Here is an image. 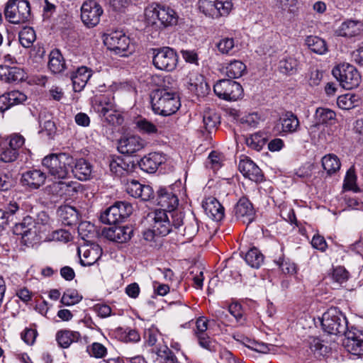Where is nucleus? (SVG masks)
Segmentation results:
<instances>
[{
	"label": "nucleus",
	"instance_id": "8fccbe9b",
	"mask_svg": "<svg viewBox=\"0 0 363 363\" xmlns=\"http://www.w3.org/2000/svg\"><path fill=\"white\" fill-rule=\"evenodd\" d=\"M152 352H155V354L163 360V363H179L177 357L167 346L152 349Z\"/></svg>",
	"mask_w": 363,
	"mask_h": 363
},
{
	"label": "nucleus",
	"instance_id": "2f4dec72",
	"mask_svg": "<svg viewBox=\"0 0 363 363\" xmlns=\"http://www.w3.org/2000/svg\"><path fill=\"white\" fill-rule=\"evenodd\" d=\"M72 172L79 180L86 181L90 179L92 166L86 160L81 158L76 161Z\"/></svg>",
	"mask_w": 363,
	"mask_h": 363
},
{
	"label": "nucleus",
	"instance_id": "f03ea898",
	"mask_svg": "<svg viewBox=\"0 0 363 363\" xmlns=\"http://www.w3.org/2000/svg\"><path fill=\"white\" fill-rule=\"evenodd\" d=\"M72 158L65 153L51 154L42 160L43 166L55 179H65L67 177Z\"/></svg>",
	"mask_w": 363,
	"mask_h": 363
},
{
	"label": "nucleus",
	"instance_id": "c03bdc74",
	"mask_svg": "<svg viewBox=\"0 0 363 363\" xmlns=\"http://www.w3.org/2000/svg\"><path fill=\"white\" fill-rule=\"evenodd\" d=\"M116 203L107 208L100 216L102 223L112 225L121 222Z\"/></svg>",
	"mask_w": 363,
	"mask_h": 363
},
{
	"label": "nucleus",
	"instance_id": "aec40b11",
	"mask_svg": "<svg viewBox=\"0 0 363 363\" xmlns=\"http://www.w3.org/2000/svg\"><path fill=\"white\" fill-rule=\"evenodd\" d=\"M165 161L164 156L160 152H150L138 162L140 168L147 173H155Z\"/></svg>",
	"mask_w": 363,
	"mask_h": 363
},
{
	"label": "nucleus",
	"instance_id": "864d4df0",
	"mask_svg": "<svg viewBox=\"0 0 363 363\" xmlns=\"http://www.w3.org/2000/svg\"><path fill=\"white\" fill-rule=\"evenodd\" d=\"M343 188L346 190L359 192V188L357 185V176L353 169H350L346 174L344 179Z\"/></svg>",
	"mask_w": 363,
	"mask_h": 363
},
{
	"label": "nucleus",
	"instance_id": "603ef678",
	"mask_svg": "<svg viewBox=\"0 0 363 363\" xmlns=\"http://www.w3.org/2000/svg\"><path fill=\"white\" fill-rule=\"evenodd\" d=\"M308 345L311 352L316 356H323L327 352L328 347L318 337H309Z\"/></svg>",
	"mask_w": 363,
	"mask_h": 363
},
{
	"label": "nucleus",
	"instance_id": "58836bf2",
	"mask_svg": "<svg viewBox=\"0 0 363 363\" xmlns=\"http://www.w3.org/2000/svg\"><path fill=\"white\" fill-rule=\"evenodd\" d=\"M298 67V61L296 58L293 57H286L281 60L279 64L280 71L287 74H294L296 73Z\"/></svg>",
	"mask_w": 363,
	"mask_h": 363
},
{
	"label": "nucleus",
	"instance_id": "5fc2aeb1",
	"mask_svg": "<svg viewBox=\"0 0 363 363\" xmlns=\"http://www.w3.org/2000/svg\"><path fill=\"white\" fill-rule=\"evenodd\" d=\"M265 139L262 135L255 133L246 138L247 145L252 150L260 151L265 145Z\"/></svg>",
	"mask_w": 363,
	"mask_h": 363
},
{
	"label": "nucleus",
	"instance_id": "ddd939ff",
	"mask_svg": "<svg viewBox=\"0 0 363 363\" xmlns=\"http://www.w3.org/2000/svg\"><path fill=\"white\" fill-rule=\"evenodd\" d=\"M274 128L282 135L294 133L300 128L299 120L292 112H286L279 118Z\"/></svg>",
	"mask_w": 363,
	"mask_h": 363
},
{
	"label": "nucleus",
	"instance_id": "37998d69",
	"mask_svg": "<svg viewBox=\"0 0 363 363\" xmlns=\"http://www.w3.org/2000/svg\"><path fill=\"white\" fill-rule=\"evenodd\" d=\"M20 23H26L32 20L28 0H18L16 2Z\"/></svg>",
	"mask_w": 363,
	"mask_h": 363
},
{
	"label": "nucleus",
	"instance_id": "20e7f679",
	"mask_svg": "<svg viewBox=\"0 0 363 363\" xmlns=\"http://www.w3.org/2000/svg\"><path fill=\"white\" fill-rule=\"evenodd\" d=\"M332 74L339 82L340 85L345 89L356 88L361 82V77L357 69L348 63L337 65L333 69Z\"/></svg>",
	"mask_w": 363,
	"mask_h": 363
},
{
	"label": "nucleus",
	"instance_id": "a878e982",
	"mask_svg": "<svg viewBox=\"0 0 363 363\" xmlns=\"http://www.w3.org/2000/svg\"><path fill=\"white\" fill-rule=\"evenodd\" d=\"M110 170L118 177L127 175L134 171L135 164L121 157L113 159L110 162Z\"/></svg>",
	"mask_w": 363,
	"mask_h": 363
},
{
	"label": "nucleus",
	"instance_id": "7c9ffc66",
	"mask_svg": "<svg viewBox=\"0 0 363 363\" xmlns=\"http://www.w3.org/2000/svg\"><path fill=\"white\" fill-rule=\"evenodd\" d=\"M57 215L65 225H72L77 223L78 220V212L75 208L65 205L61 206L57 209Z\"/></svg>",
	"mask_w": 363,
	"mask_h": 363
},
{
	"label": "nucleus",
	"instance_id": "5701e85b",
	"mask_svg": "<svg viewBox=\"0 0 363 363\" xmlns=\"http://www.w3.org/2000/svg\"><path fill=\"white\" fill-rule=\"evenodd\" d=\"M80 255V263L83 266H91L94 264L101 256L102 250L98 245L92 246H84L78 249Z\"/></svg>",
	"mask_w": 363,
	"mask_h": 363
},
{
	"label": "nucleus",
	"instance_id": "de8ad7c7",
	"mask_svg": "<svg viewBox=\"0 0 363 363\" xmlns=\"http://www.w3.org/2000/svg\"><path fill=\"white\" fill-rule=\"evenodd\" d=\"M18 156V152L9 146L6 140L1 144L0 161L4 162H12L17 159Z\"/></svg>",
	"mask_w": 363,
	"mask_h": 363
},
{
	"label": "nucleus",
	"instance_id": "6e6552de",
	"mask_svg": "<svg viewBox=\"0 0 363 363\" xmlns=\"http://www.w3.org/2000/svg\"><path fill=\"white\" fill-rule=\"evenodd\" d=\"M152 62L157 69L171 72L177 65L178 55L173 49L164 47L154 50Z\"/></svg>",
	"mask_w": 363,
	"mask_h": 363
},
{
	"label": "nucleus",
	"instance_id": "c756f323",
	"mask_svg": "<svg viewBox=\"0 0 363 363\" xmlns=\"http://www.w3.org/2000/svg\"><path fill=\"white\" fill-rule=\"evenodd\" d=\"M157 203L161 207L168 209L170 212L177 207L179 199L172 191L161 189L158 191Z\"/></svg>",
	"mask_w": 363,
	"mask_h": 363
},
{
	"label": "nucleus",
	"instance_id": "423d86ee",
	"mask_svg": "<svg viewBox=\"0 0 363 363\" xmlns=\"http://www.w3.org/2000/svg\"><path fill=\"white\" fill-rule=\"evenodd\" d=\"M231 0H199V10L206 16L218 18L227 16L233 9Z\"/></svg>",
	"mask_w": 363,
	"mask_h": 363
},
{
	"label": "nucleus",
	"instance_id": "9d476101",
	"mask_svg": "<svg viewBox=\"0 0 363 363\" xmlns=\"http://www.w3.org/2000/svg\"><path fill=\"white\" fill-rule=\"evenodd\" d=\"M343 334L345 336L343 345L347 351L353 355L363 356V330L352 328Z\"/></svg>",
	"mask_w": 363,
	"mask_h": 363
},
{
	"label": "nucleus",
	"instance_id": "c85d7f7f",
	"mask_svg": "<svg viewBox=\"0 0 363 363\" xmlns=\"http://www.w3.org/2000/svg\"><path fill=\"white\" fill-rule=\"evenodd\" d=\"M50 218L48 215L41 211L37 216L35 219H33V235L38 241L43 238V235L50 230Z\"/></svg>",
	"mask_w": 363,
	"mask_h": 363
},
{
	"label": "nucleus",
	"instance_id": "6e6d98bb",
	"mask_svg": "<svg viewBox=\"0 0 363 363\" xmlns=\"http://www.w3.org/2000/svg\"><path fill=\"white\" fill-rule=\"evenodd\" d=\"M218 51L223 55H233V50L235 48V41L232 38H224L217 43Z\"/></svg>",
	"mask_w": 363,
	"mask_h": 363
},
{
	"label": "nucleus",
	"instance_id": "4be33fe9",
	"mask_svg": "<svg viewBox=\"0 0 363 363\" xmlns=\"http://www.w3.org/2000/svg\"><path fill=\"white\" fill-rule=\"evenodd\" d=\"M202 206L206 214L212 220H221L224 217V208L214 197H208L203 202Z\"/></svg>",
	"mask_w": 363,
	"mask_h": 363
},
{
	"label": "nucleus",
	"instance_id": "1a4fd4ad",
	"mask_svg": "<svg viewBox=\"0 0 363 363\" xmlns=\"http://www.w3.org/2000/svg\"><path fill=\"white\" fill-rule=\"evenodd\" d=\"M104 43L108 48L121 56L126 55L130 45V39L123 31L116 30L105 35Z\"/></svg>",
	"mask_w": 363,
	"mask_h": 363
},
{
	"label": "nucleus",
	"instance_id": "6ab92c4d",
	"mask_svg": "<svg viewBox=\"0 0 363 363\" xmlns=\"http://www.w3.org/2000/svg\"><path fill=\"white\" fill-rule=\"evenodd\" d=\"M126 191L134 198L142 201H149L153 197V190L149 185L142 184L136 180L128 182L126 184Z\"/></svg>",
	"mask_w": 363,
	"mask_h": 363
},
{
	"label": "nucleus",
	"instance_id": "7ed1b4c3",
	"mask_svg": "<svg viewBox=\"0 0 363 363\" xmlns=\"http://www.w3.org/2000/svg\"><path fill=\"white\" fill-rule=\"evenodd\" d=\"M320 323L323 330L328 334H343L347 330L346 317L335 307L330 308L323 314Z\"/></svg>",
	"mask_w": 363,
	"mask_h": 363
},
{
	"label": "nucleus",
	"instance_id": "680f3d73",
	"mask_svg": "<svg viewBox=\"0 0 363 363\" xmlns=\"http://www.w3.org/2000/svg\"><path fill=\"white\" fill-rule=\"evenodd\" d=\"M281 9L291 15H296L299 9L298 0H279Z\"/></svg>",
	"mask_w": 363,
	"mask_h": 363
},
{
	"label": "nucleus",
	"instance_id": "a18cd8bd",
	"mask_svg": "<svg viewBox=\"0 0 363 363\" xmlns=\"http://www.w3.org/2000/svg\"><path fill=\"white\" fill-rule=\"evenodd\" d=\"M358 96L353 94H346L340 96L337 99L338 107L343 110H349L357 106Z\"/></svg>",
	"mask_w": 363,
	"mask_h": 363
},
{
	"label": "nucleus",
	"instance_id": "4d7b16f0",
	"mask_svg": "<svg viewBox=\"0 0 363 363\" xmlns=\"http://www.w3.org/2000/svg\"><path fill=\"white\" fill-rule=\"evenodd\" d=\"M260 119L259 114L253 112L242 116L239 121L244 127L255 128L259 124Z\"/></svg>",
	"mask_w": 363,
	"mask_h": 363
},
{
	"label": "nucleus",
	"instance_id": "f257e3e1",
	"mask_svg": "<svg viewBox=\"0 0 363 363\" xmlns=\"http://www.w3.org/2000/svg\"><path fill=\"white\" fill-rule=\"evenodd\" d=\"M153 111L162 116H170L177 111L181 104L176 91L169 89H157L151 96Z\"/></svg>",
	"mask_w": 363,
	"mask_h": 363
},
{
	"label": "nucleus",
	"instance_id": "49530a36",
	"mask_svg": "<svg viewBox=\"0 0 363 363\" xmlns=\"http://www.w3.org/2000/svg\"><path fill=\"white\" fill-rule=\"evenodd\" d=\"M218 115L213 110H206L203 114V123L205 129L210 131L220 123Z\"/></svg>",
	"mask_w": 363,
	"mask_h": 363
},
{
	"label": "nucleus",
	"instance_id": "2eb2a0df",
	"mask_svg": "<svg viewBox=\"0 0 363 363\" xmlns=\"http://www.w3.org/2000/svg\"><path fill=\"white\" fill-rule=\"evenodd\" d=\"M238 169L245 178L252 182L258 183L263 180L264 175L262 170L248 157H245L240 160Z\"/></svg>",
	"mask_w": 363,
	"mask_h": 363
},
{
	"label": "nucleus",
	"instance_id": "e2e57ef3",
	"mask_svg": "<svg viewBox=\"0 0 363 363\" xmlns=\"http://www.w3.org/2000/svg\"><path fill=\"white\" fill-rule=\"evenodd\" d=\"M6 140L7 141L8 145L18 152L19 149L22 147L25 143V138L18 133L11 135Z\"/></svg>",
	"mask_w": 363,
	"mask_h": 363
},
{
	"label": "nucleus",
	"instance_id": "4c0bfd02",
	"mask_svg": "<svg viewBox=\"0 0 363 363\" xmlns=\"http://www.w3.org/2000/svg\"><path fill=\"white\" fill-rule=\"evenodd\" d=\"M225 69L228 77L235 79L243 75L246 66L242 62L234 60L225 66Z\"/></svg>",
	"mask_w": 363,
	"mask_h": 363
},
{
	"label": "nucleus",
	"instance_id": "72a5a7b5",
	"mask_svg": "<svg viewBox=\"0 0 363 363\" xmlns=\"http://www.w3.org/2000/svg\"><path fill=\"white\" fill-rule=\"evenodd\" d=\"M335 28V33L337 36L351 38L358 35L363 31V24H338Z\"/></svg>",
	"mask_w": 363,
	"mask_h": 363
},
{
	"label": "nucleus",
	"instance_id": "774afa93",
	"mask_svg": "<svg viewBox=\"0 0 363 363\" xmlns=\"http://www.w3.org/2000/svg\"><path fill=\"white\" fill-rule=\"evenodd\" d=\"M88 352L91 357L95 358H102L106 356L107 353L106 348L101 343L94 342Z\"/></svg>",
	"mask_w": 363,
	"mask_h": 363
},
{
	"label": "nucleus",
	"instance_id": "338daca9",
	"mask_svg": "<svg viewBox=\"0 0 363 363\" xmlns=\"http://www.w3.org/2000/svg\"><path fill=\"white\" fill-rule=\"evenodd\" d=\"M116 206L118 210V218H121V221L132 213L133 207L128 202L118 201L116 203Z\"/></svg>",
	"mask_w": 363,
	"mask_h": 363
},
{
	"label": "nucleus",
	"instance_id": "473e14b6",
	"mask_svg": "<svg viewBox=\"0 0 363 363\" xmlns=\"http://www.w3.org/2000/svg\"><path fill=\"white\" fill-rule=\"evenodd\" d=\"M48 68L54 74H60L65 69V60L59 50H53L49 55Z\"/></svg>",
	"mask_w": 363,
	"mask_h": 363
},
{
	"label": "nucleus",
	"instance_id": "393cba45",
	"mask_svg": "<svg viewBox=\"0 0 363 363\" xmlns=\"http://www.w3.org/2000/svg\"><path fill=\"white\" fill-rule=\"evenodd\" d=\"M33 218L30 216L25 217L21 223H16L13 228L14 234L21 235L23 238H28L30 242H36L33 235Z\"/></svg>",
	"mask_w": 363,
	"mask_h": 363
},
{
	"label": "nucleus",
	"instance_id": "a211bd4d",
	"mask_svg": "<svg viewBox=\"0 0 363 363\" xmlns=\"http://www.w3.org/2000/svg\"><path fill=\"white\" fill-rule=\"evenodd\" d=\"M46 174L40 169H33L22 174L21 183L31 189H38L43 186L46 180Z\"/></svg>",
	"mask_w": 363,
	"mask_h": 363
},
{
	"label": "nucleus",
	"instance_id": "bf43d9fd",
	"mask_svg": "<svg viewBox=\"0 0 363 363\" xmlns=\"http://www.w3.org/2000/svg\"><path fill=\"white\" fill-rule=\"evenodd\" d=\"M75 335L70 331H59L57 333L56 339L58 344L63 348L68 347L73 342Z\"/></svg>",
	"mask_w": 363,
	"mask_h": 363
},
{
	"label": "nucleus",
	"instance_id": "3c124183",
	"mask_svg": "<svg viewBox=\"0 0 363 363\" xmlns=\"http://www.w3.org/2000/svg\"><path fill=\"white\" fill-rule=\"evenodd\" d=\"M82 298V296L79 295L77 290L68 289L64 292L61 302L66 306H72L78 303Z\"/></svg>",
	"mask_w": 363,
	"mask_h": 363
},
{
	"label": "nucleus",
	"instance_id": "f704fd0d",
	"mask_svg": "<svg viewBox=\"0 0 363 363\" xmlns=\"http://www.w3.org/2000/svg\"><path fill=\"white\" fill-rule=\"evenodd\" d=\"M96 108L101 116H106L110 112H114L116 106L113 96L109 94L101 96L97 101Z\"/></svg>",
	"mask_w": 363,
	"mask_h": 363
},
{
	"label": "nucleus",
	"instance_id": "ea45409f",
	"mask_svg": "<svg viewBox=\"0 0 363 363\" xmlns=\"http://www.w3.org/2000/svg\"><path fill=\"white\" fill-rule=\"evenodd\" d=\"M19 42L24 48H30L36 39V35L34 29L30 26H25L19 32Z\"/></svg>",
	"mask_w": 363,
	"mask_h": 363
},
{
	"label": "nucleus",
	"instance_id": "f8f14e48",
	"mask_svg": "<svg viewBox=\"0 0 363 363\" xmlns=\"http://www.w3.org/2000/svg\"><path fill=\"white\" fill-rule=\"evenodd\" d=\"M145 142L138 135L122 136L118 143V150L122 154L133 155L145 147Z\"/></svg>",
	"mask_w": 363,
	"mask_h": 363
},
{
	"label": "nucleus",
	"instance_id": "052dcab7",
	"mask_svg": "<svg viewBox=\"0 0 363 363\" xmlns=\"http://www.w3.org/2000/svg\"><path fill=\"white\" fill-rule=\"evenodd\" d=\"M18 0H9L4 9V16L9 23H20V20L12 21L16 16V2Z\"/></svg>",
	"mask_w": 363,
	"mask_h": 363
},
{
	"label": "nucleus",
	"instance_id": "dca6fc26",
	"mask_svg": "<svg viewBox=\"0 0 363 363\" xmlns=\"http://www.w3.org/2000/svg\"><path fill=\"white\" fill-rule=\"evenodd\" d=\"M102 13L101 6L95 0L85 1L81 8L82 23H99Z\"/></svg>",
	"mask_w": 363,
	"mask_h": 363
},
{
	"label": "nucleus",
	"instance_id": "9b49d317",
	"mask_svg": "<svg viewBox=\"0 0 363 363\" xmlns=\"http://www.w3.org/2000/svg\"><path fill=\"white\" fill-rule=\"evenodd\" d=\"M148 218L152 221L151 228L159 236H166L172 231L171 220L166 211L156 210L148 214Z\"/></svg>",
	"mask_w": 363,
	"mask_h": 363
},
{
	"label": "nucleus",
	"instance_id": "f3484780",
	"mask_svg": "<svg viewBox=\"0 0 363 363\" xmlns=\"http://www.w3.org/2000/svg\"><path fill=\"white\" fill-rule=\"evenodd\" d=\"M255 211L252 203L246 197L240 199L235 207V216L236 218L243 223H250L255 218Z\"/></svg>",
	"mask_w": 363,
	"mask_h": 363
},
{
	"label": "nucleus",
	"instance_id": "c9c22d12",
	"mask_svg": "<svg viewBox=\"0 0 363 363\" xmlns=\"http://www.w3.org/2000/svg\"><path fill=\"white\" fill-rule=\"evenodd\" d=\"M315 118L318 124L332 125L336 118L335 113L327 108H318L315 111Z\"/></svg>",
	"mask_w": 363,
	"mask_h": 363
},
{
	"label": "nucleus",
	"instance_id": "4468645a",
	"mask_svg": "<svg viewBox=\"0 0 363 363\" xmlns=\"http://www.w3.org/2000/svg\"><path fill=\"white\" fill-rule=\"evenodd\" d=\"M133 233V229L129 226H111L104 228L102 230V235L106 239L123 243L129 240Z\"/></svg>",
	"mask_w": 363,
	"mask_h": 363
},
{
	"label": "nucleus",
	"instance_id": "bb28decb",
	"mask_svg": "<svg viewBox=\"0 0 363 363\" xmlns=\"http://www.w3.org/2000/svg\"><path fill=\"white\" fill-rule=\"evenodd\" d=\"M25 77L24 71L17 67L0 65V79L11 83L23 80Z\"/></svg>",
	"mask_w": 363,
	"mask_h": 363
},
{
	"label": "nucleus",
	"instance_id": "09e8293b",
	"mask_svg": "<svg viewBox=\"0 0 363 363\" xmlns=\"http://www.w3.org/2000/svg\"><path fill=\"white\" fill-rule=\"evenodd\" d=\"M136 127L142 134L156 135L158 133L157 127L146 118H140L136 123Z\"/></svg>",
	"mask_w": 363,
	"mask_h": 363
},
{
	"label": "nucleus",
	"instance_id": "39448f33",
	"mask_svg": "<svg viewBox=\"0 0 363 363\" xmlns=\"http://www.w3.org/2000/svg\"><path fill=\"white\" fill-rule=\"evenodd\" d=\"M144 16L146 23H157V21L160 23H177L179 19L174 10L157 4H152L146 7Z\"/></svg>",
	"mask_w": 363,
	"mask_h": 363
},
{
	"label": "nucleus",
	"instance_id": "13d9d810",
	"mask_svg": "<svg viewBox=\"0 0 363 363\" xmlns=\"http://www.w3.org/2000/svg\"><path fill=\"white\" fill-rule=\"evenodd\" d=\"M349 277L348 272L343 267H336L331 274V279L335 283L342 285L346 282Z\"/></svg>",
	"mask_w": 363,
	"mask_h": 363
},
{
	"label": "nucleus",
	"instance_id": "e433bc0d",
	"mask_svg": "<svg viewBox=\"0 0 363 363\" xmlns=\"http://www.w3.org/2000/svg\"><path fill=\"white\" fill-rule=\"evenodd\" d=\"M306 44L312 52L318 55H323L328 50L325 40L318 36H308Z\"/></svg>",
	"mask_w": 363,
	"mask_h": 363
},
{
	"label": "nucleus",
	"instance_id": "412c9836",
	"mask_svg": "<svg viewBox=\"0 0 363 363\" xmlns=\"http://www.w3.org/2000/svg\"><path fill=\"white\" fill-rule=\"evenodd\" d=\"M186 86L189 91L198 96H205L208 91V86L203 77L197 73L190 74L187 77Z\"/></svg>",
	"mask_w": 363,
	"mask_h": 363
},
{
	"label": "nucleus",
	"instance_id": "79ce46f5",
	"mask_svg": "<svg viewBox=\"0 0 363 363\" xmlns=\"http://www.w3.org/2000/svg\"><path fill=\"white\" fill-rule=\"evenodd\" d=\"M340 165L338 157L333 154L327 155L322 158V166L329 174H333L339 170Z\"/></svg>",
	"mask_w": 363,
	"mask_h": 363
},
{
	"label": "nucleus",
	"instance_id": "cd10ccee",
	"mask_svg": "<svg viewBox=\"0 0 363 363\" xmlns=\"http://www.w3.org/2000/svg\"><path fill=\"white\" fill-rule=\"evenodd\" d=\"M79 184L75 182H54L50 185L49 188L52 194L58 196H72L74 193L77 191Z\"/></svg>",
	"mask_w": 363,
	"mask_h": 363
},
{
	"label": "nucleus",
	"instance_id": "a19ab883",
	"mask_svg": "<svg viewBox=\"0 0 363 363\" xmlns=\"http://www.w3.org/2000/svg\"><path fill=\"white\" fill-rule=\"evenodd\" d=\"M246 263L253 268H259L264 262V256L256 247L247 251L245 256Z\"/></svg>",
	"mask_w": 363,
	"mask_h": 363
},
{
	"label": "nucleus",
	"instance_id": "0eeeda50",
	"mask_svg": "<svg viewBox=\"0 0 363 363\" xmlns=\"http://www.w3.org/2000/svg\"><path fill=\"white\" fill-rule=\"evenodd\" d=\"M216 95L225 101H236L242 95L241 85L230 79H221L213 86Z\"/></svg>",
	"mask_w": 363,
	"mask_h": 363
},
{
	"label": "nucleus",
	"instance_id": "b1692460",
	"mask_svg": "<svg viewBox=\"0 0 363 363\" xmlns=\"http://www.w3.org/2000/svg\"><path fill=\"white\" fill-rule=\"evenodd\" d=\"M92 75V70L82 66L71 74L73 89L75 92L81 91Z\"/></svg>",
	"mask_w": 363,
	"mask_h": 363
},
{
	"label": "nucleus",
	"instance_id": "69168bd1",
	"mask_svg": "<svg viewBox=\"0 0 363 363\" xmlns=\"http://www.w3.org/2000/svg\"><path fill=\"white\" fill-rule=\"evenodd\" d=\"M50 240L67 242L72 240L71 233L63 229L53 231L49 238Z\"/></svg>",
	"mask_w": 363,
	"mask_h": 363
},
{
	"label": "nucleus",
	"instance_id": "0e129e2a",
	"mask_svg": "<svg viewBox=\"0 0 363 363\" xmlns=\"http://www.w3.org/2000/svg\"><path fill=\"white\" fill-rule=\"evenodd\" d=\"M19 206L18 204L14 201H10L4 209L1 211L5 214L6 218L9 220V222H13L15 218L16 213L18 211Z\"/></svg>",
	"mask_w": 363,
	"mask_h": 363
}]
</instances>
